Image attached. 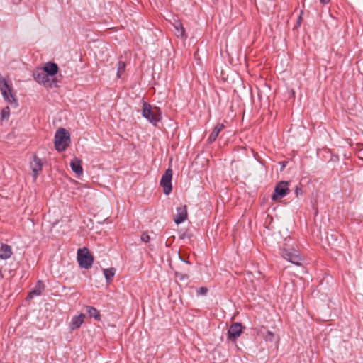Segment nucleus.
Segmentation results:
<instances>
[{
  "label": "nucleus",
  "mask_w": 363,
  "mask_h": 363,
  "mask_svg": "<svg viewBox=\"0 0 363 363\" xmlns=\"http://www.w3.org/2000/svg\"><path fill=\"white\" fill-rule=\"evenodd\" d=\"M0 90L3 96L4 99L11 104H14L16 106L18 105L17 100L16 99L14 91L11 84L0 75Z\"/></svg>",
  "instance_id": "7ed1b4c3"
},
{
  "label": "nucleus",
  "mask_w": 363,
  "mask_h": 363,
  "mask_svg": "<svg viewBox=\"0 0 363 363\" xmlns=\"http://www.w3.org/2000/svg\"><path fill=\"white\" fill-rule=\"evenodd\" d=\"M181 260H182V261H183V262H186V263H187V264H190V262H189V261H185V260H184V259H181Z\"/></svg>",
  "instance_id": "cd10ccee"
},
{
  "label": "nucleus",
  "mask_w": 363,
  "mask_h": 363,
  "mask_svg": "<svg viewBox=\"0 0 363 363\" xmlns=\"http://www.w3.org/2000/svg\"><path fill=\"white\" fill-rule=\"evenodd\" d=\"M208 289L204 286L200 287L196 290L197 295L205 296L206 295Z\"/></svg>",
  "instance_id": "b1692460"
},
{
  "label": "nucleus",
  "mask_w": 363,
  "mask_h": 363,
  "mask_svg": "<svg viewBox=\"0 0 363 363\" xmlns=\"http://www.w3.org/2000/svg\"><path fill=\"white\" fill-rule=\"evenodd\" d=\"M187 218L186 206H183L177 208V214L174 216V220L177 224H180L184 222Z\"/></svg>",
  "instance_id": "9d476101"
},
{
  "label": "nucleus",
  "mask_w": 363,
  "mask_h": 363,
  "mask_svg": "<svg viewBox=\"0 0 363 363\" xmlns=\"http://www.w3.org/2000/svg\"><path fill=\"white\" fill-rule=\"evenodd\" d=\"M320 1L322 3V4H328L329 3L330 0H320Z\"/></svg>",
  "instance_id": "bb28decb"
},
{
  "label": "nucleus",
  "mask_w": 363,
  "mask_h": 363,
  "mask_svg": "<svg viewBox=\"0 0 363 363\" xmlns=\"http://www.w3.org/2000/svg\"><path fill=\"white\" fill-rule=\"evenodd\" d=\"M30 168L33 172V177L35 179L39 174L42 171L43 164L40 158L37 156H33V160L30 163Z\"/></svg>",
  "instance_id": "1a4fd4ad"
},
{
  "label": "nucleus",
  "mask_w": 363,
  "mask_h": 363,
  "mask_svg": "<svg viewBox=\"0 0 363 363\" xmlns=\"http://www.w3.org/2000/svg\"><path fill=\"white\" fill-rule=\"evenodd\" d=\"M294 193H295L296 197H298L299 194H302V190L300 187L296 186L295 189Z\"/></svg>",
  "instance_id": "a878e982"
},
{
  "label": "nucleus",
  "mask_w": 363,
  "mask_h": 363,
  "mask_svg": "<svg viewBox=\"0 0 363 363\" xmlns=\"http://www.w3.org/2000/svg\"><path fill=\"white\" fill-rule=\"evenodd\" d=\"M174 27L177 31L176 34L177 36L183 37L184 35V28L179 21H176L174 23Z\"/></svg>",
  "instance_id": "aec40b11"
},
{
  "label": "nucleus",
  "mask_w": 363,
  "mask_h": 363,
  "mask_svg": "<svg viewBox=\"0 0 363 363\" xmlns=\"http://www.w3.org/2000/svg\"><path fill=\"white\" fill-rule=\"evenodd\" d=\"M140 239L144 242H148L150 240V237L147 233H143Z\"/></svg>",
  "instance_id": "393cba45"
},
{
  "label": "nucleus",
  "mask_w": 363,
  "mask_h": 363,
  "mask_svg": "<svg viewBox=\"0 0 363 363\" xmlns=\"http://www.w3.org/2000/svg\"><path fill=\"white\" fill-rule=\"evenodd\" d=\"M72 170L77 175L81 176L83 174L82 167V160L77 157H74L70 162Z\"/></svg>",
  "instance_id": "ddd939ff"
},
{
  "label": "nucleus",
  "mask_w": 363,
  "mask_h": 363,
  "mask_svg": "<svg viewBox=\"0 0 363 363\" xmlns=\"http://www.w3.org/2000/svg\"><path fill=\"white\" fill-rule=\"evenodd\" d=\"M10 114L9 107L6 106L1 110V118H8Z\"/></svg>",
  "instance_id": "5701e85b"
},
{
  "label": "nucleus",
  "mask_w": 363,
  "mask_h": 363,
  "mask_svg": "<svg viewBox=\"0 0 363 363\" xmlns=\"http://www.w3.org/2000/svg\"><path fill=\"white\" fill-rule=\"evenodd\" d=\"M87 313L91 317L94 318L96 320H99L100 314L96 308L92 306H88Z\"/></svg>",
  "instance_id": "412c9836"
},
{
  "label": "nucleus",
  "mask_w": 363,
  "mask_h": 363,
  "mask_svg": "<svg viewBox=\"0 0 363 363\" xmlns=\"http://www.w3.org/2000/svg\"><path fill=\"white\" fill-rule=\"evenodd\" d=\"M46 74L50 76H54L58 72V66L54 62H47L43 68Z\"/></svg>",
  "instance_id": "2eb2a0df"
},
{
  "label": "nucleus",
  "mask_w": 363,
  "mask_h": 363,
  "mask_svg": "<svg viewBox=\"0 0 363 363\" xmlns=\"http://www.w3.org/2000/svg\"><path fill=\"white\" fill-rule=\"evenodd\" d=\"M0 252V259H7L12 255L11 247L6 244L1 245Z\"/></svg>",
  "instance_id": "dca6fc26"
},
{
  "label": "nucleus",
  "mask_w": 363,
  "mask_h": 363,
  "mask_svg": "<svg viewBox=\"0 0 363 363\" xmlns=\"http://www.w3.org/2000/svg\"><path fill=\"white\" fill-rule=\"evenodd\" d=\"M142 115L155 126H157L162 120L160 108L156 106L153 107L147 102L143 103Z\"/></svg>",
  "instance_id": "f257e3e1"
},
{
  "label": "nucleus",
  "mask_w": 363,
  "mask_h": 363,
  "mask_svg": "<svg viewBox=\"0 0 363 363\" xmlns=\"http://www.w3.org/2000/svg\"><path fill=\"white\" fill-rule=\"evenodd\" d=\"M84 318L85 315L83 313H81L79 315L73 317L69 325L70 329L72 330L78 329L84 323Z\"/></svg>",
  "instance_id": "4468645a"
},
{
  "label": "nucleus",
  "mask_w": 363,
  "mask_h": 363,
  "mask_svg": "<svg viewBox=\"0 0 363 363\" xmlns=\"http://www.w3.org/2000/svg\"><path fill=\"white\" fill-rule=\"evenodd\" d=\"M289 192V183L284 181L280 182L274 188V192L272 195V199L273 201H277L279 199L284 197Z\"/></svg>",
  "instance_id": "39448f33"
},
{
  "label": "nucleus",
  "mask_w": 363,
  "mask_h": 363,
  "mask_svg": "<svg viewBox=\"0 0 363 363\" xmlns=\"http://www.w3.org/2000/svg\"><path fill=\"white\" fill-rule=\"evenodd\" d=\"M33 78L34 79L38 82L42 84H45L48 82V76L43 69H37L33 72Z\"/></svg>",
  "instance_id": "f8f14e48"
},
{
  "label": "nucleus",
  "mask_w": 363,
  "mask_h": 363,
  "mask_svg": "<svg viewBox=\"0 0 363 363\" xmlns=\"http://www.w3.org/2000/svg\"><path fill=\"white\" fill-rule=\"evenodd\" d=\"M172 170L169 168L165 171L160 181V185L162 186L164 194L166 195H169L172 190Z\"/></svg>",
  "instance_id": "423d86ee"
},
{
  "label": "nucleus",
  "mask_w": 363,
  "mask_h": 363,
  "mask_svg": "<svg viewBox=\"0 0 363 363\" xmlns=\"http://www.w3.org/2000/svg\"><path fill=\"white\" fill-rule=\"evenodd\" d=\"M224 128L223 124L218 123L213 128L212 133L210 134L208 140L210 142H213L216 140L220 132Z\"/></svg>",
  "instance_id": "a211bd4d"
},
{
  "label": "nucleus",
  "mask_w": 363,
  "mask_h": 363,
  "mask_svg": "<svg viewBox=\"0 0 363 363\" xmlns=\"http://www.w3.org/2000/svg\"><path fill=\"white\" fill-rule=\"evenodd\" d=\"M45 285L44 284L38 281L35 288L29 293L28 298H32L35 296H39L41 294L42 291L44 289Z\"/></svg>",
  "instance_id": "f3484780"
},
{
  "label": "nucleus",
  "mask_w": 363,
  "mask_h": 363,
  "mask_svg": "<svg viewBox=\"0 0 363 363\" xmlns=\"http://www.w3.org/2000/svg\"><path fill=\"white\" fill-rule=\"evenodd\" d=\"M242 333V325L241 323H235L230 325L228 332V338L230 340L235 341Z\"/></svg>",
  "instance_id": "6e6552de"
},
{
  "label": "nucleus",
  "mask_w": 363,
  "mask_h": 363,
  "mask_svg": "<svg viewBox=\"0 0 363 363\" xmlns=\"http://www.w3.org/2000/svg\"><path fill=\"white\" fill-rule=\"evenodd\" d=\"M70 136L68 131L65 128H60L55 135V146L58 152H62L69 146Z\"/></svg>",
  "instance_id": "f03ea898"
},
{
  "label": "nucleus",
  "mask_w": 363,
  "mask_h": 363,
  "mask_svg": "<svg viewBox=\"0 0 363 363\" xmlns=\"http://www.w3.org/2000/svg\"><path fill=\"white\" fill-rule=\"evenodd\" d=\"M125 70V63L122 61H119L118 63V71L117 77L121 78Z\"/></svg>",
  "instance_id": "4be33fe9"
},
{
  "label": "nucleus",
  "mask_w": 363,
  "mask_h": 363,
  "mask_svg": "<svg viewBox=\"0 0 363 363\" xmlns=\"http://www.w3.org/2000/svg\"><path fill=\"white\" fill-rule=\"evenodd\" d=\"M77 260L81 267L89 269L91 267L94 257L86 247L79 249L77 251Z\"/></svg>",
  "instance_id": "20e7f679"
},
{
  "label": "nucleus",
  "mask_w": 363,
  "mask_h": 363,
  "mask_svg": "<svg viewBox=\"0 0 363 363\" xmlns=\"http://www.w3.org/2000/svg\"><path fill=\"white\" fill-rule=\"evenodd\" d=\"M258 334L261 335L267 342L275 343L278 342L279 337H277L274 333L267 330L265 328L260 329Z\"/></svg>",
  "instance_id": "9b49d317"
},
{
  "label": "nucleus",
  "mask_w": 363,
  "mask_h": 363,
  "mask_svg": "<svg viewBox=\"0 0 363 363\" xmlns=\"http://www.w3.org/2000/svg\"><path fill=\"white\" fill-rule=\"evenodd\" d=\"M281 255L285 259L289 261L290 262L298 266L301 265L302 258L300 257V255L296 250L284 249L281 251Z\"/></svg>",
  "instance_id": "0eeeda50"
},
{
  "label": "nucleus",
  "mask_w": 363,
  "mask_h": 363,
  "mask_svg": "<svg viewBox=\"0 0 363 363\" xmlns=\"http://www.w3.org/2000/svg\"><path fill=\"white\" fill-rule=\"evenodd\" d=\"M104 274L105 276L106 280L107 283H110L114 275H115V269L114 268H109V269H104L103 270Z\"/></svg>",
  "instance_id": "6ab92c4d"
}]
</instances>
